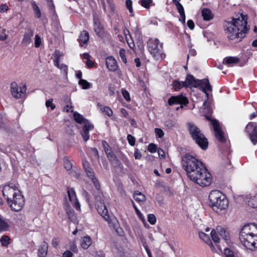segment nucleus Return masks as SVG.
<instances>
[{"mask_svg":"<svg viewBox=\"0 0 257 257\" xmlns=\"http://www.w3.org/2000/svg\"><path fill=\"white\" fill-rule=\"evenodd\" d=\"M41 44V39L38 35H36L35 37V46L36 48L40 47Z\"/></svg>","mask_w":257,"mask_h":257,"instance_id":"nucleus-59","label":"nucleus"},{"mask_svg":"<svg viewBox=\"0 0 257 257\" xmlns=\"http://www.w3.org/2000/svg\"><path fill=\"white\" fill-rule=\"evenodd\" d=\"M224 253L226 257H235L233 251L228 248L224 249Z\"/></svg>","mask_w":257,"mask_h":257,"instance_id":"nucleus-51","label":"nucleus"},{"mask_svg":"<svg viewBox=\"0 0 257 257\" xmlns=\"http://www.w3.org/2000/svg\"><path fill=\"white\" fill-rule=\"evenodd\" d=\"M172 2L175 5L179 14L185 12L183 6L178 0H172Z\"/></svg>","mask_w":257,"mask_h":257,"instance_id":"nucleus-39","label":"nucleus"},{"mask_svg":"<svg viewBox=\"0 0 257 257\" xmlns=\"http://www.w3.org/2000/svg\"><path fill=\"white\" fill-rule=\"evenodd\" d=\"M63 166L66 171L69 172V174L72 175V172L71 171L73 167V164L67 156H65L63 158Z\"/></svg>","mask_w":257,"mask_h":257,"instance_id":"nucleus-27","label":"nucleus"},{"mask_svg":"<svg viewBox=\"0 0 257 257\" xmlns=\"http://www.w3.org/2000/svg\"><path fill=\"white\" fill-rule=\"evenodd\" d=\"M11 92L14 97L16 98V83L13 82L11 84Z\"/></svg>","mask_w":257,"mask_h":257,"instance_id":"nucleus-58","label":"nucleus"},{"mask_svg":"<svg viewBox=\"0 0 257 257\" xmlns=\"http://www.w3.org/2000/svg\"><path fill=\"white\" fill-rule=\"evenodd\" d=\"M201 15L203 19L205 21L211 20L214 18V15L212 11L208 8H204L201 11Z\"/></svg>","mask_w":257,"mask_h":257,"instance_id":"nucleus-23","label":"nucleus"},{"mask_svg":"<svg viewBox=\"0 0 257 257\" xmlns=\"http://www.w3.org/2000/svg\"><path fill=\"white\" fill-rule=\"evenodd\" d=\"M210 205L220 210L225 209L228 205V200L225 195L219 190H214L210 192L209 195Z\"/></svg>","mask_w":257,"mask_h":257,"instance_id":"nucleus-5","label":"nucleus"},{"mask_svg":"<svg viewBox=\"0 0 257 257\" xmlns=\"http://www.w3.org/2000/svg\"><path fill=\"white\" fill-rule=\"evenodd\" d=\"M201 80L196 79L194 76L191 74H188L186 75L185 81H184L185 88L194 87L199 88Z\"/></svg>","mask_w":257,"mask_h":257,"instance_id":"nucleus-11","label":"nucleus"},{"mask_svg":"<svg viewBox=\"0 0 257 257\" xmlns=\"http://www.w3.org/2000/svg\"><path fill=\"white\" fill-rule=\"evenodd\" d=\"M94 129L93 124L87 123L84 124L82 128V131L81 132V135L82 136V139L85 142H86L90 139V135L89 132L90 131L93 130Z\"/></svg>","mask_w":257,"mask_h":257,"instance_id":"nucleus-15","label":"nucleus"},{"mask_svg":"<svg viewBox=\"0 0 257 257\" xmlns=\"http://www.w3.org/2000/svg\"><path fill=\"white\" fill-rule=\"evenodd\" d=\"M148 221L151 224L154 225L156 223L157 219L154 214H149L148 215Z\"/></svg>","mask_w":257,"mask_h":257,"instance_id":"nucleus-49","label":"nucleus"},{"mask_svg":"<svg viewBox=\"0 0 257 257\" xmlns=\"http://www.w3.org/2000/svg\"><path fill=\"white\" fill-rule=\"evenodd\" d=\"M187 128L189 134L193 140L203 134L200 128L193 122L188 123Z\"/></svg>","mask_w":257,"mask_h":257,"instance_id":"nucleus-13","label":"nucleus"},{"mask_svg":"<svg viewBox=\"0 0 257 257\" xmlns=\"http://www.w3.org/2000/svg\"><path fill=\"white\" fill-rule=\"evenodd\" d=\"M119 55L123 63H126L127 62V59L125 56V51L124 49L121 48L120 49Z\"/></svg>","mask_w":257,"mask_h":257,"instance_id":"nucleus-45","label":"nucleus"},{"mask_svg":"<svg viewBox=\"0 0 257 257\" xmlns=\"http://www.w3.org/2000/svg\"><path fill=\"white\" fill-rule=\"evenodd\" d=\"M106 1L109 6V7L110 9L111 14L113 15V14H114L115 10V6L113 3V0H106Z\"/></svg>","mask_w":257,"mask_h":257,"instance_id":"nucleus-48","label":"nucleus"},{"mask_svg":"<svg viewBox=\"0 0 257 257\" xmlns=\"http://www.w3.org/2000/svg\"><path fill=\"white\" fill-rule=\"evenodd\" d=\"M184 81H179L177 80L173 81L172 83L173 89L177 91L181 89L182 88L185 87V84H184Z\"/></svg>","mask_w":257,"mask_h":257,"instance_id":"nucleus-34","label":"nucleus"},{"mask_svg":"<svg viewBox=\"0 0 257 257\" xmlns=\"http://www.w3.org/2000/svg\"><path fill=\"white\" fill-rule=\"evenodd\" d=\"M125 6L127 9L128 10L130 16L133 17L134 16V11L133 9V3L131 0H126L125 2Z\"/></svg>","mask_w":257,"mask_h":257,"instance_id":"nucleus-41","label":"nucleus"},{"mask_svg":"<svg viewBox=\"0 0 257 257\" xmlns=\"http://www.w3.org/2000/svg\"><path fill=\"white\" fill-rule=\"evenodd\" d=\"M60 55L59 54H56L55 57V59L54 60V65L59 69L64 71V74L66 75H67L68 71V66L64 64H60Z\"/></svg>","mask_w":257,"mask_h":257,"instance_id":"nucleus-21","label":"nucleus"},{"mask_svg":"<svg viewBox=\"0 0 257 257\" xmlns=\"http://www.w3.org/2000/svg\"><path fill=\"white\" fill-rule=\"evenodd\" d=\"M27 84L26 82H22L20 83L19 86L17 85V99L22 98L23 100L21 102V104H23L24 100L27 96Z\"/></svg>","mask_w":257,"mask_h":257,"instance_id":"nucleus-14","label":"nucleus"},{"mask_svg":"<svg viewBox=\"0 0 257 257\" xmlns=\"http://www.w3.org/2000/svg\"><path fill=\"white\" fill-rule=\"evenodd\" d=\"M46 106L47 107H50L51 110H54L56 107L55 105L53 103L52 99L47 100L46 101Z\"/></svg>","mask_w":257,"mask_h":257,"instance_id":"nucleus-57","label":"nucleus"},{"mask_svg":"<svg viewBox=\"0 0 257 257\" xmlns=\"http://www.w3.org/2000/svg\"><path fill=\"white\" fill-rule=\"evenodd\" d=\"M68 196L70 202L72 203V201H75L77 198L76 197V192L73 188H68L67 190Z\"/></svg>","mask_w":257,"mask_h":257,"instance_id":"nucleus-32","label":"nucleus"},{"mask_svg":"<svg viewBox=\"0 0 257 257\" xmlns=\"http://www.w3.org/2000/svg\"><path fill=\"white\" fill-rule=\"evenodd\" d=\"M139 4L144 8L148 9L150 7V5L153 3L152 0H140Z\"/></svg>","mask_w":257,"mask_h":257,"instance_id":"nucleus-42","label":"nucleus"},{"mask_svg":"<svg viewBox=\"0 0 257 257\" xmlns=\"http://www.w3.org/2000/svg\"><path fill=\"white\" fill-rule=\"evenodd\" d=\"M18 192H17V205L19 207V209H17V212L21 210L24 206L25 200L24 196L22 194L20 190L17 189Z\"/></svg>","mask_w":257,"mask_h":257,"instance_id":"nucleus-29","label":"nucleus"},{"mask_svg":"<svg viewBox=\"0 0 257 257\" xmlns=\"http://www.w3.org/2000/svg\"><path fill=\"white\" fill-rule=\"evenodd\" d=\"M105 63L107 69L110 71H115L117 70L118 65L113 56H109L106 58Z\"/></svg>","mask_w":257,"mask_h":257,"instance_id":"nucleus-17","label":"nucleus"},{"mask_svg":"<svg viewBox=\"0 0 257 257\" xmlns=\"http://www.w3.org/2000/svg\"><path fill=\"white\" fill-rule=\"evenodd\" d=\"M193 141L203 150H206L208 147V141L204 134L197 137Z\"/></svg>","mask_w":257,"mask_h":257,"instance_id":"nucleus-16","label":"nucleus"},{"mask_svg":"<svg viewBox=\"0 0 257 257\" xmlns=\"http://www.w3.org/2000/svg\"><path fill=\"white\" fill-rule=\"evenodd\" d=\"M247 19V15L241 13L238 18H232L231 21H227L224 30L228 39L240 42L245 38L249 30Z\"/></svg>","mask_w":257,"mask_h":257,"instance_id":"nucleus-2","label":"nucleus"},{"mask_svg":"<svg viewBox=\"0 0 257 257\" xmlns=\"http://www.w3.org/2000/svg\"><path fill=\"white\" fill-rule=\"evenodd\" d=\"M32 6L36 17L40 18L41 17V13L39 7L35 2L32 3Z\"/></svg>","mask_w":257,"mask_h":257,"instance_id":"nucleus-36","label":"nucleus"},{"mask_svg":"<svg viewBox=\"0 0 257 257\" xmlns=\"http://www.w3.org/2000/svg\"><path fill=\"white\" fill-rule=\"evenodd\" d=\"M121 93L123 98L126 101H130L131 100L130 93L127 90L125 89H122Z\"/></svg>","mask_w":257,"mask_h":257,"instance_id":"nucleus-55","label":"nucleus"},{"mask_svg":"<svg viewBox=\"0 0 257 257\" xmlns=\"http://www.w3.org/2000/svg\"><path fill=\"white\" fill-rule=\"evenodd\" d=\"M155 133L156 134V138H162L164 136V133L161 128H155Z\"/></svg>","mask_w":257,"mask_h":257,"instance_id":"nucleus-47","label":"nucleus"},{"mask_svg":"<svg viewBox=\"0 0 257 257\" xmlns=\"http://www.w3.org/2000/svg\"><path fill=\"white\" fill-rule=\"evenodd\" d=\"M123 33L125 36L126 41L129 47L131 49L133 50L135 47V45L133 39L131 38V35H130V31L127 29H125L123 30Z\"/></svg>","mask_w":257,"mask_h":257,"instance_id":"nucleus-28","label":"nucleus"},{"mask_svg":"<svg viewBox=\"0 0 257 257\" xmlns=\"http://www.w3.org/2000/svg\"><path fill=\"white\" fill-rule=\"evenodd\" d=\"M0 242L2 245L7 246L9 244V237L8 236L4 235L0 239Z\"/></svg>","mask_w":257,"mask_h":257,"instance_id":"nucleus-50","label":"nucleus"},{"mask_svg":"<svg viewBox=\"0 0 257 257\" xmlns=\"http://www.w3.org/2000/svg\"><path fill=\"white\" fill-rule=\"evenodd\" d=\"M89 40V35L86 30H83L80 32L78 41L81 47L84 46V45H87Z\"/></svg>","mask_w":257,"mask_h":257,"instance_id":"nucleus-18","label":"nucleus"},{"mask_svg":"<svg viewBox=\"0 0 257 257\" xmlns=\"http://www.w3.org/2000/svg\"><path fill=\"white\" fill-rule=\"evenodd\" d=\"M48 249V243L44 241L38 249V254L39 257H46L47 255Z\"/></svg>","mask_w":257,"mask_h":257,"instance_id":"nucleus-24","label":"nucleus"},{"mask_svg":"<svg viewBox=\"0 0 257 257\" xmlns=\"http://www.w3.org/2000/svg\"><path fill=\"white\" fill-rule=\"evenodd\" d=\"M175 124V122L172 120H167L165 122V126L169 130L172 129Z\"/></svg>","mask_w":257,"mask_h":257,"instance_id":"nucleus-44","label":"nucleus"},{"mask_svg":"<svg viewBox=\"0 0 257 257\" xmlns=\"http://www.w3.org/2000/svg\"><path fill=\"white\" fill-rule=\"evenodd\" d=\"M239 61V58L236 57L228 56L223 59V63L228 66H231L234 64L238 63Z\"/></svg>","mask_w":257,"mask_h":257,"instance_id":"nucleus-26","label":"nucleus"},{"mask_svg":"<svg viewBox=\"0 0 257 257\" xmlns=\"http://www.w3.org/2000/svg\"><path fill=\"white\" fill-rule=\"evenodd\" d=\"M213 127L216 139L222 143H225L226 138L224 136V133L220 126L219 122L214 121Z\"/></svg>","mask_w":257,"mask_h":257,"instance_id":"nucleus-12","label":"nucleus"},{"mask_svg":"<svg viewBox=\"0 0 257 257\" xmlns=\"http://www.w3.org/2000/svg\"><path fill=\"white\" fill-rule=\"evenodd\" d=\"M102 145L104 149V151L106 154L112 152L111 148L110 147L108 143L105 140L102 141Z\"/></svg>","mask_w":257,"mask_h":257,"instance_id":"nucleus-43","label":"nucleus"},{"mask_svg":"<svg viewBox=\"0 0 257 257\" xmlns=\"http://www.w3.org/2000/svg\"><path fill=\"white\" fill-rule=\"evenodd\" d=\"M9 10V7L7 4H2L0 5V13H5Z\"/></svg>","mask_w":257,"mask_h":257,"instance_id":"nucleus-61","label":"nucleus"},{"mask_svg":"<svg viewBox=\"0 0 257 257\" xmlns=\"http://www.w3.org/2000/svg\"><path fill=\"white\" fill-rule=\"evenodd\" d=\"M157 146L153 143H151L149 145L148 147V151L151 153H154L157 152Z\"/></svg>","mask_w":257,"mask_h":257,"instance_id":"nucleus-53","label":"nucleus"},{"mask_svg":"<svg viewBox=\"0 0 257 257\" xmlns=\"http://www.w3.org/2000/svg\"><path fill=\"white\" fill-rule=\"evenodd\" d=\"M62 257H74V254L70 250H66L63 253Z\"/></svg>","mask_w":257,"mask_h":257,"instance_id":"nucleus-60","label":"nucleus"},{"mask_svg":"<svg viewBox=\"0 0 257 257\" xmlns=\"http://www.w3.org/2000/svg\"><path fill=\"white\" fill-rule=\"evenodd\" d=\"M245 132L251 143L254 145L257 144V122H249L245 127Z\"/></svg>","mask_w":257,"mask_h":257,"instance_id":"nucleus-10","label":"nucleus"},{"mask_svg":"<svg viewBox=\"0 0 257 257\" xmlns=\"http://www.w3.org/2000/svg\"><path fill=\"white\" fill-rule=\"evenodd\" d=\"M34 32L31 29H29L25 33L24 36L22 43L25 45H29L32 40V37L33 36Z\"/></svg>","mask_w":257,"mask_h":257,"instance_id":"nucleus-25","label":"nucleus"},{"mask_svg":"<svg viewBox=\"0 0 257 257\" xmlns=\"http://www.w3.org/2000/svg\"><path fill=\"white\" fill-rule=\"evenodd\" d=\"M181 164L190 180L202 187L210 185L211 174L200 160L191 155L186 154L182 158Z\"/></svg>","mask_w":257,"mask_h":257,"instance_id":"nucleus-1","label":"nucleus"},{"mask_svg":"<svg viewBox=\"0 0 257 257\" xmlns=\"http://www.w3.org/2000/svg\"><path fill=\"white\" fill-rule=\"evenodd\" d=\"M200 84L199 87L202 89V91L208 95L207 91H212V87L209 83V80L207 78H204L200 80Z\"/></svg>","mask_w":257,"mask_h":257,"instance_id":"nucleus-19","label":"nucleus"},{"mask_svg":"<svg viewBox=\"0 0 257 257\" xmlns=\"http://www.w3.org/2000/svg\"><path fill=\"white\" fill-rule=\"evenodd\" d=\"M93 27L96 35L101 39L104 38L106 32L105 31L103 25L100 22L99 16L97 15H94L93 16Z\"/></svg>","mask_w":257,"mask_h":257,"instance_id":"nucleus-8","label":"nucleus"},{"mask_svg":"<svg viewBox=\"0 0 257 257\" xmlns=\"http://www.w3.org/2000/svg\"><path fill=\"white\" fill-rule=\"evenodd\" d=\"M147 48L155 59H164L166 57V54L163 52V44L158 39L150 38L147 41Z\"/></svg>","mask_w":257,"mask_h":257,"instance_id":"nucleus-6","label":"nucleus"},{"mask_svg":"<svg viewBox=\"0 0 257 257\" xmlns=\"http://www.w3.org/2000/svg\"><path fill=\"white\" fill-rule=\"evenodd\" d=\"M73 117L75 121L78 123L81 124L84 123L85 124L89 123L88 120L85 118L82 115L77 112H74L73 113Z\"/></svg>","mask_w":257,"mask_h":257,"instance_id":"nucleus-30","label":"nucleus"},{"mask_svg":"<svg viewBox=\"0 0 257 257\" xmlns=\"http://www.w3.org/2000/svg\"><path fill=\"white\" fill-rule=\"evenodd\" d=\"M106 155L110 163L112 162L113 161H114V160L117 158L113 152V151L109 152Z\"/></svg>","mask_w":257,"mask_h":257,"instance_id":"nucleus-54","label":"nucleus"},{"mask_svg":"<svg viewBox=\"0 0 257 257\" xmlns=\"http://www.w3.org/2000/svg\"><path fill=\"white\" fill-rule=\"evenodd\" d=\"M108 90H109V95H110V96L114 95L115 94V86H114V84H113L112 83L109 84L108 86Z\"/></svg>","mask_w":257,"mask_h":257,"instance_id":"nucleus-56","label":"nucleus"},{"mask_svg":"<svg viewBox=\"0 0 257 257\" xmlns=\"http://www.w3.org/2000/svg\"><path fill=\"white\" fill-rule=\"evenodd\" d=\"M92 244V240L89 235L84 236L80 241V246L83 249H88Z\"/></svg>","mask_w":257,"mask_h":257,"instance_id":"nucleus-22","label":"nucleus"},{"mask_svg":"<svg viewBox=\"0 0 257 257\" xmlns=\"http://www.w3.org/2000/svg\"><path fill=\"white\" fill-rule=\"evenodd\" d=\"M102 111L104 113L109 117L113 115V111L112 109L108 106H104L102 108Z\"/></svg>","mask_w":257,"mask_h":257,"instance_id":"nucleus-46","label":"nucleus"},{"mask_svg":"<svg viewBox=\"0 0 257 257\" xmlns=\"http://www.w3.org/2000/svg\"><path fill=\"white\" fill-rule=\"evenodd\" d=\"M187 26L188 27V28H189L190 30H193L194 29V27H195V24H194V22L193 21V20H189L187 21Z\"/></svg>","mask_w":257,"mask_h":257,"instance_id":"nucleus-62","label":"nucleus"},{"mask_svg":"<svg viewBox=\"0 0 257 257\" xmlns=\"http://www.w3.org/2000/svg\"><path fill=\"white\" fill-rule=\"evenodd\" d=\"M127 140L128 144L131 146H134L135 145L136 139L132 135L129 134L127 136Z\"/></svg>","mask_w":257,"mask_h":257,"instance_id":"nucleus-52","label":"nucleus"},{"mask_svg":"<svg viewBox=\"0 0 257 257\" xmlns=\"http://www.w3.org/2000/svg\"><path fill=\"white\" fill-rule=\"evenodd\" d=\"M78 84L83 89H87L90 88V83L85 79H80L79 80Z\"/></svg>","mask_w":257,"mask_h":257,"instance_id":"nucleus-37","label":"nucleus"},{"mask_svg":"<svg viewBox=\"0 0 257 257\" xmlns=\"http://www.w3.org/2000/svg\"><path fill=\"white\" fill-rule=\"evenodd\" d=\"M218 233L216 231L215 229L212 230L211 232V237L212 239V240L214 241V242L216 244V245L218 246V249L220 250H221V248L220 246H218V243H219V238L218 237Z\"/></svg>","mask_w":257,"mask_h":257,"instance_id":"nucleus-31","label":"nucleus"},{"mask_svg":"<svg viewBox=\"0 0 257 257\" xmlns=\"http://www.w3.org/2000/svg\"><path fill=\"white\" fill-rule=\"evenodd\" d=\"M216 231L219 235L227 242L229 240V233L225 228L221 226H217L216 227Z\"/></svg>","mask_w":257,"mask_h":257,"instance_id":"nucleus-20","label":"nucleus"},{"mask_svg":"<svg viewBox=\"0 0 257 257\" xmlns=\"http://www.w3.org/2000/svg\"><path fill=\"white\" fill-rule=\"evenodd\" d=\"M70 249L72 252L77 253L78 248L75 243H73L70 246Z\"/></svg>","mask_w":257,"mask_h":257,"instance_id":"nucleus-64","label":"nucleus"},{"mask_svg":"<svg viewBox=\"0 0 257 257\" xmlns=\"http://www.w3.org/2000/svg\"><path fill=\"white\" fill-rule=\"evenodd\" d=\"M199 236L200 238L202 239L206 244L211 243V239L209 236L204 232H199Z\"/></svg>","mask_w":257,"mask_h":257,"instance_id":"nucleus-40","label":"nucleus"},{"mask_svg":"<svg viewBox=\"0 0 257 257\" xmlns=\"http://www.w3.org/2000/svg\"><path fill=\"white\" fill-rule=\"evenodd\" d=\"M87 177L90 179L97 191L98 194H94L95 200V207L98 213L108 222V224L116 229L118 224L117 220L114 218V222L111 219L110 216L108 213V209L104 203L103 199V194L100 189V185L98 179L95 177L94 172L91 168L85 171Z\"/></svg>","mask_w":257,"mask_h":257,"instance_id":"nucleus-3","label":"nucleus"},{"mask_svg":"<svg viewBox=\"0 0 257 257\" xmlns=\"http://www.w3.org/2000/svg\"><path fill=\"white\" fill-rule=\"evenodd\" d=\"M239 240L248 249L253 251L257 248V225L254 223L245 224L239 232Z\"/></svg>","mask_w":257,"mask_h":257,"instance_id":"nucleus-4","label":"nucleus"},{"mask_svg":"<svg viewBox=\"0 0 257 257\" xmlns=\"http://www.w3.org/2000/svg\"><path fill=\"white\" fill-rule=\"evenodd\" d=\"M110 164L114 169H119L121 171L123 170L122 164L117 158L111 162Z\"/></svg>","mask_w":257,"mask_h":257,"instance_id":"nucleus-35","label":"nucleus"},{"mask_svg":"<svg viewBox=\"0 0 257 257\" xmlns=\"http://www.w3.org/2000/svg\"><path fill=\"white\" fill-rule=\"evenodd\" d=\"M82 165L84 169L85 170L91 168L89 163L87 161H84L82 162Z\"/></svg>","mask_w":257,"mask_h":257,"instance_id":"nucleus-63","label":"nucleus"},{"mask_svg":"<svg viewBox=\"0 0 257 257\" xmlns=\"http://www.w3.org/2000/svg\"><path fill=\"white\" fill-rule=\"evenodd\" d=\"M134 198L135 200L138 202H143L146 200L145 196L138 191L134 193Z\"/></svg>","mask_w":257,"mask_h":257,"instance_id":"nucleus-33","label":"nucleus"},{"mask_svg":"<svg viewBox=\"0 0 257 257\" xmlns=\"http://www.w3.org/2000/svg\"><path fill=\"white\" fill-rule=\"evenodd\" d=\"M169 105L172 106L175 104H180V107L183 108L184 106H186L189 103L187 97L183 94L171 96L168 99Z\"/></svg>","mask_w":257,"mask_h":257,"instance_id":"nucleus-9","label":"nucleus"},{"mask_svg":"<svg viewBox=\"0 0 257 257\" xmlns=\"http://www.w3.org/2000/svg\"><path fill=\"white\" fill-rule=\"evenodd\" d=\"M248 205L252 208H257V194L248 201Z\"/></svg>","mask_w":257,"mask_h":257,"instance_id":"nucleus-38","label":"nucleus"},{"mask_svg":"<svg viewBox=\"0 0 257 257\" xmlns=\"http://www.w3.org/2000/svg\"><path fill=\"white\" fill-rule=\"evenodd\" d=\"M16 185L12 184L5 186L3 190L4 196L7 199L8 203L12 209L14 211H16L15 208L13 206V204L15 206L16 205V201L15 200V198L16 196Z\"/></svg>","mask_w":257,"mask_h":257,"instance_id":"nucleus-7","label":"nucleus"}]
</instances>
